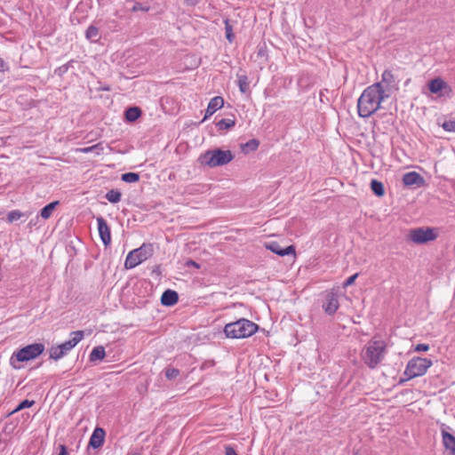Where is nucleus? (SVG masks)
I'll use <instances>...</instances> for the list:
<instances>
[{"mask_svg": "<svg viewBox=\"0 0 455 455\" xmlns=\"http://www.w3.org/2000/svg\"><path fill=\"white\" fill-rule=\"evenodd\" d=\"M105 439V431L101 427H96L90 437L89 446L98 449L102 446Z\"/></svg>", "mask_w": 455, "mask_h": 455, "instance_id": "15", "label": "nucleus"}, {"mask_svg": "<svg viewBox=\"0 0 455 455\" xmlns=\"http://www.w3.org/2000/svg\"><path fill=\"white\" fill-rule=\"evenodd\" d=\"M70 339L60 345L65 354H67L69 350L75 347L76 344L84 338V331H72L70 333Z\"/></svg>", "mask_w": 455, "mask_h": 455, "instance_id": "13", "label": "nucleus"}, {"mask_svg": "<svg viewBox=\"0 0 455 455\" xmlns=\"http://www.w3.org/2000/svg\"><path fill=\"white\" fill-rule=\"evenodd\" d=\"M58 204L59 202L54 201L44 206L40 212L41 217L44 220L49 219Z\"/></svg>", "mask_w": 455, "mask_h": 455, "instance_id": "22", "label": "nucleus"}, {"mask_svg": "<svg viewBox=\"0 0 455 455\" xmlns=\"http://www.w3.org/2000/svg\"><path fill=\"white\" fill-rule=\"evenodd\" d=\"M225 30H226V38L229 43H232L235 39V35L233 33V28L229 23L228 20H225Z\"/></svg>", "mask_w": 455, "mask_h": 455, "instance_id": "31", "label": "nucleus"}, {"mask_svg": "<svg viewBox=\"0 0 455 455\" xmlns=\"http://www.w3.org/2000/svg\"><path fill=\"white\" fill-rule=\"evenodd\" d=\"M427 87L431 93L436 94L438 97H443L451 91L450 85L440 77L430 80Z\"/></svg>", "mask_w": 455, "mask_h": 455, "instance_id": "9", "label": "nucleus"}, {"mask_svg": "<svg viewBox=\"0 0 455 455\" xmlns=\"http://www.w3.org/2000/svg\"><path fill=\"white\" fill-rule=\"evenodd\" d=\"M153 247L151 244L143 243L140 248L130 251L125 259L124 267L127 269L137 267L141 262L151 257Z\"/></svg>", "mask_w": 455, "mask_h": 455, "instance_id": "6", "label": "nucleus"}, {"mask_svg": "<svg viewBox=\"0 0 455 455\" xmlns=\"http://www.w3.org/2000/svg\"><path fill=\"white\" fill-rule=\"evenodd\" d=\"M338 297L334 292H329L325 296V303L323 307L326 314L333 315L339 308Z\"/></svg>", "mask_w": 455, "mask_h": 455, "instance_id": "11", "label": "nucleus"}, {"mask_svg": "<svg viewBox=\"0 0 455 455\" xmlns=\"http://www.w3.org/2000/svg\"><path fill=\"white\" fill-rule=\"evenodd\" d=\"M382 85L384 86V90L390 95V93L396 90V84L395 81L394 75L390 70H385L382 74Z\"/></svg>", "mask_w": 455, "mask_h": 455, "instance_id": "14", "label": "nucleus"}, {"mask_svg": "<svg viewBox=\"0 0 455 455\" xmlns=\"http://www.w3.org/2000/svg\"><path fill=\"white\" fill-rule=\"evenodd\" d=\"M432 365V361L427 358L415 357L411 359L404 371L408 379L424 375Z\"/></svg>", "mask_w": 455, "mask_h": 455, "instance_id": "7", "label": "nucleus"}, {"mask_svg": "<svg viewBox=\"0 0 455 455\" xmlns=\"http://www.w3.org/2000/svg\"><path fill=\"white\" fill-rule=\"evenodd\" d=\"M185 1L189 5H195L198 3L199 0H185Z\"/></svg>", "mask_w": 455, "mask_h": 455, "instance_id": "43", "label": "nucleus"}, {"mask_svg": "<svg viewBox=\"0 0 455 455\" xmlns=\"http://www.w3.org/2000/svg\"><path fill=\"white\" fill-rule=\"evenodd\" d=\"M235 121L232 119H221L217 123L219 130H226L233 127Z\"/></svg>", "mask_w": 455, "mask_h": 455, "instance_id": "30", "label": "nucleus"}, {"mask_svg": "<svg viewBox=\"0 0 455 455\" xmlns=\"http://www.w3.org/2000/svg\"><path fill=\"white\" fill-rule=\"evenodd\" d=\"M259 141L257 140H251L248 141L245 146L250 148L251 150H256L259 147Z\"/></svg>", "mask_w": 455, "mask_h": 455, "instance_id": "37", "label": "nucleus"}, {"mask_svg": "<svg viewBox=\"0 0 455 455\" xmlns=\"http://www.w3.org/2000/svg\"><path fill=\"white\" fill-rule=\"evenodd\" d=\"M265 247L272 252L279 255L285 256L289 254H295V248L293 245L287 246L283 249L277 242H269L264 243Z\"/></svg>", "mask_w": 455, "mask_h": 455, "instance_id": "10", "label": "nucleus"}, {"mask_svg": "<svg viewBox=\"0 0 455 455\" xmlns=\"http://www.w3.org/2000/svg\"><path fill=\"white\" fill-rule=\"evenodd\" d=\"M49 354L50 358L54 360L60 359L66 355L60 345L51 347Z\"/></svg>", "mask_w": 455, "mask_h": 455, "instance_id": "24", "label": "nucleus"}, {"mask_svg": "<svg viewBox=\"0 0 455 455\" xmlns=\"http://www.w3.org/2000/svg\"><path fill=\"white\" fill-rule=\"evenodd\" d=\"M403 182L405 186L416 185V186L419 187L424 183V179L418 172H410L405 173L403 176Z\"/></svg>", "mask_w": 455, "mask_h": 455, "instance_id": "16", "label": "nucleus"}, {"mask_svg": "<svg viewBox=\"0 0 455 455\" xmlns=\"http://www.w3.org/2000/svg\"><path fill=\"white\" fill-rule=\"evenodd\" d=\"M179 296L175 291L166 290L161 297V303L164 306L171 307L178 302Z\"/></svg>", "mask_w": 455, "mask_h": 455, "instance_id": "19", "label": "nucleus"}, {"mask_svg": "<svg viewBox=\"0 0 455 455\" xmlns=\"http://www.w3.org/2000/svg\"><path fill=\"white\" fill-rule=\"evenodd\" d=\"M105 355L106 352L102 346L95 347L90 354V361L95 362L98 360H102L104 359Z\"/></svg>", "mask_w": 455, "mask_h": 455, "instance_id": "20", "label": "nucleus"}, {"mask_svg": "<svg viewBox=\"0 0 455 455\" xmlns=\"http://www.w3.org/2000/svg\"><path fill=\"white\" fill-rule=\"evenodd\" d=\"M389 98L382 83L368 86L357 100V111L360 117L367 118L381 108V103Z\"/></svg>", "mask_w": 455, "mask_h": 455, "instance_id": "1", "label": "nucleus"}, {"mask_svg": "<svg viewBox=\"0 0 455 455\" xmlns=\"http://www.w3.org/2000/svg\"><path fill=\"white\" fill-rule=\"evenodd\" d=\"M234 158V156L230 150H222L215 148L212 150L206 151L200 156V162L202 164L209 167H217L225 165L230 163Z\"/></svg>", "mask_w": 455, "mask_h": 455, "instance_id": "5", "label": "nucleus"}, {"mask_svg": "<svg viewBox=\"0 0 455 455\" xmlns=\"http://www.w3.org/2000/svg\"><path fill=\"white\" fill-rule=\"evenodd\" d=\"M122 194L118 190L112 189L106 194V198L110 203H118L121 200Z\"/></svg>", "mask_w": 455, "mask_h": 455, "instance_id": "27", "label": "nucleus"}, {"mask_svg": "<svg viewBox=\"0 0 455 455\" xmlns=\"http://www.w3.org/2000/svg\"><path fill=\"white\" fill-rule=\"evenodd\" d=\"M442 126L447 132H455V117L444 121Z\"/></svg>", "mask_w": 455, "mask_h": 455, "instance_id": "33", "label": "nucleus"}, {"mask_svg": "<svg viewBox=\"0 0 455 455\" xmlns=\"http://www.w3.org/2000/svg\"><path fill=\"white\" fill-rule=\"evenodd\" d=\"M141 115V110L138 107L129 108L125 111V118L129 122L136 121Z\"/></svg>", "mask_w": 455, "mask_h": 455, "instance_id": "21", "label": "nucleus"}, {"mask_svg": "<svg viewBox=\"0 0 455 455\" xmlns=\"http://www.w3.org/2000/svg\"><path fill=\"white\" fill-rule=\"evenodd\" d=\"M238 86L241 92L245 93L249 91V81L245 75L238 76Z\"/></svg>", "mask_w": 455, "mask_h": 455, "instance_id": "26", "label": "nucleus"}, {"mask_svg": "<svg viewBox=\"0 0 455 455\" xmlns=\"http://www.w3.org/2000/svg\"><path fill=\"white\" fill-rule=\"evenodd\" d=\"M86 37L92 42L98 41L100 38L98 28L90 26L86 30Z\"/></svg>", "mask_w": 455, "mask_h": 455, "instance_id": "25", "label": "nucleus"}, {"mask_svg": "<svg viewBox=\"0 0 455 455\" xmlns=\"http://www.w3.org/2000/svg\"><path fill=\"white\" fill-rule=\"evenodd\" d=\"M386 343L383 340H371L362 352V359L364 363L374 369L384 359Z\"/></svg>", "mask_w": 455, "mask_h": 455, "instance_id": "3", "label": "nucleus"}, {"mask_svg": "<svg viewBox=\"0 0 455 455\" xmlns=\"http://www.w3.org/2000/svg\"><path fill=\"white\" fill-rule=\"evenodd\" d=\"M6 68L4 61L0 58V71L4 72Z\"/></svg>", "mask_w": 455, "mask_h": 455, "instance_id": "41", "label": "nucleus"}, {"mask_svg": "<svg viewBox=\"0 0 455 455\" xmlns=\"http://www.w3.org/2000/svg\"><path fill=\"white\" fill-rule=\"evenodd\" d=\"M258 328V325L253 322L242 318L227 323L224 327V332L228 338L244 339L254 334Z\"/></svg>", "mask_w": 455, "mask_h": 455, "instance_id": "2", "label": "nucleus"}, {"mask_svg": "<svg viewBox=\"0 0 455 455\" xmlns=\"http://www.w3.org/2000/svg\"><path fill=\"white\" fill-rule=\"evenodd\" d=\"M102 150H103V148L101 147L100 144H96V145H93L92 147L83 148H78L77 149V151L82 152V153L93 152L96 155H100L102 152Z\"/></svg>", "mask_w": 455, "mask_h": 455, "instance_id": "29", "label": "nucleus"}, {"mask_svg": "<svg viewBox=\"0 0 455 455\" xmlns=\"http://www.w3.org/2000/svg\"><path fill=\"white\" fill-rule=\"evenodd\" d=\"M98 230L100 236L105 245H108L111 242L110 229L107 224V221L102 217L97 218Z\"/></svg>", "mask_w": 455, "mask_h": 455, "instance_id": "12", "label": "nucleus"}, {"mask_svg": "<svg viewBox=\"0 0 455 455\" xmlns=\"http://www.w3.org/2000/svg\"><path fill=\"white\" fill-rule=\"evenodd\" d=\"M23 216V213L18 210L12 211L7 215V220L9 222H13L20 220Z\"/></svg>", "mask_w": 455, "mask_h": 455, "instance_id": "32", "label": "nucleus"}, {"mask_svg": "<svg viewBox=\"0 0 455 455\" xmlns=\"http://www.w3.org/2000/svg\"><path fill=\"white\" fill-rule=\"evenodd\" d=\"M59 455H68L67 450L64 445H60V451Z\"/></svg>", "mask_w": 455, "mask_h": 455, "instance_id": "42", "label": "nucleus"}, {"mask_svg": "<svg viewBox=\"0 0 455 455\" xmlns=\"http://www.w3.org/2000/svg\"><path fill=\"white\" fill-rule=\"evenodd\" d=\"M409 238L412 243L420 244L434 241L436 238V234L434 228H418L410 230Z\"/></svg>", "mask_w": 455, "mask_h": 455, "instance_id": "8", "label": "nucleus"}, {"mask_svg": "<svg viewBox=\"0 0 455 455\" xmlns=\"http://www.w3.org/2000/svg\"><path fill=\"white\" fill-rule=\"evenodd\" d=\"M187 266H188V267L189 266H193V267H196L197 268L199 267V265L196 261L191 260V259L187 261Z\"/></svg>", "mask_w": 455, "mask_h": 455, "instance_id": "40", "label": "nucleus"}, {"mask_svg": "<svg viewBox=\"0 0 455 455\" xmlns=\"http://www.w3.org/2000/svg\"><path fill=\"white\" fill-rule=\"evenodd\" d=\"M140 175L135 172H126L122 175V180L127 183H134L139 181Z\"/></svg>", "mask_w": 455, "mask_h": 455, "instance_id": "28", "label": "nucleus"}, {"mask_svg": "<svg viewBox=\"0 0 455 455\" xmlns=\"http://www.w3.org/2000/svg\"><path fill=\"white\" fill-rule=\"evenodd\" d=\"M442 436L443 445L448 451V454L455 455V437L444 430L442 431Z\"/></svg>", "mask_w": 455, "mask_h": 455, "instance_id": "18", "label": "nucleus"}, {"mask_svg": "<svg viewBox=\"0 0 455 455\" xmlns=\"http://www.w3.org/2000/svg\"><path fill=\"white\" fill-rule=\"evenodd\" d=\"M225 453L226 455H237L235 451L230 446L226 447Z\"/></svg>", "mask_w": 455, "mask_h": 455, "instance_id": "39", "label": "nucleus"}, {"mask_svg": "<svg viewBox=\"0 0 455 455\" xmlns=\"http://www.w3.org/2000/svg\"><path fill=\"white\" fill-rule=\"evenodd\" d=\"M35 225V222L33 220H30L29 226Z\"/></svg>", "mask_w": 455, "mask_h": 455, "instance_id": "44", "label": "nucleus"}, {"mask_svg": "<svg viewBox=\"0 0 455 455\" xmlns=\"http://www.w3.org/2000/svg\"><path fill=\"white\" fill-rule=\"evenodd\" d=\"M44 350V346L41 343H34L14 352L11 358L10 363L14 369H20V363L33 360L39 356Z\"/></svg>", "mask_w": 455, "mask_h": 455, "instance_id": "4", "label": "nucleus"}, {"mask_svg": "<svg viewBox=\"0 0 455 455\" xmlns=\"http://www.w3.org/2000/svg\"><path fill=\"white\" fill-rule=\"evenodd\" d=\"M371 188L377 196H383L385 194L383 183L377 180H372L371 181Z\"/></svg>", "mask_w": 455, "mask_h": 455, "instance_id": "23", "label": "nucleus"}, {"mask_svg": "<svg viewBox=\"0 0 455 455\" xmlns=\"http://www.w3.org/2000/svg\"><path fill=\"white\" fill-rule=\"evenodd\" d=\"M34 401L24 400L18 405V407L13 411V412L23 410L25 408H29L34 404Z\"/></svg>", "mask_w": 455, "mask_h": 455, "instance_id": "34", "label": "nucleus"}, {"mask_svg": "<svg viewBox=\"0 0 455 455\" xmlns=\"http://www.w3.org/2000/svg\"><path fill=\"white\" fill-rule=\"evenodd\" d=\"M224 105V100L222 97L216 96L211 100L206 109L205 116L203 119L204 121L209 116L213 115L218 109L221 108Z\"/></svg>", "mask_w": 455, "mask_h": 455, "instance_id": "17", "label": "nucleus"}, {"mask_svg": "<svg viewBox=\"0 0 455 455\" xmlns=\"http://www.w3.org/2000/svg\"><path fill=\"white\" fill-rule=\"evenodd\" d=\"M357 277H358V273H356V274H355V275H353L349 276V277L345 281V283H343V287H344V288H347V286L352 285V284L355 283V279H356Z\"/></svg>", "mask_w": 455, "mask_h": 455, "instance_id": "36", "label": "nucleus"}, {"mask_svg": "<svg viewBox=\"0 0 455 455\" xmlns=\"http://www.w3.org/2000/svg\"><path fill=\"white\" fill-rule=\"evenodd\" d=\"M429 349V346L426 344H419L415 347V351L417 352H426Z\"/></svg>", "mask_w": 455, "mask_h": 455, "instance_id": "38", "label": "nucleus"}, {"mask_svg": "<svg viewBox=\"0 0 455 455\" xmlns=\"http://www.w3.org/2000/svg\"><path fill=\"white\" fill-rule=\"evenodd\" d=\"M180 371L177 369L172 368L165 371V376L169 379H175L179 375Z\"/></svg>", "mask_w": 455, "mask_h": 455, "instance_id": "35", "label": "nucleus"}]
</instances>
